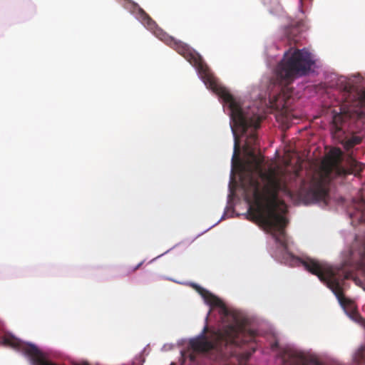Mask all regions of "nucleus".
Returning a JSON list of instances; mask_svg holds the SVG:
<instances>
[{"instance_id": "f257e3e1", "label": "nucleus", "mask_w": 365, "mask_h": 365, "mask_svg": "<svg viewBox=\"0 0 365 365\" xmlns=\"http://www.w3.org/2000/svg\"><path fill=\"white\" fill-rule=\"evenodd\" d=\"M225 91L230 98L227 99L222 95L218 96L228 105L233 123L231 125L234 136L232 164L239 161L237 156L240 149V136L236 130L242 135H245L248 129H251L243 147L245 154L250 158L245 163L239 162L241 185L246 195L252 196L257 203L255 207H250L249 213L259 220L272 233L275 241L287 250L288 245L284 227L288 220L282 213L277 212V205L274 202L265 207L262 205V201L267 197L277 198L278 192L284 186L280 174L274 168L264 172L262 167L264 157L255 154L258 145L256 130L260 126L262 116L250 108H242L229 91L225 88Z\"/></svg>"}, {"instance_id": "f03ea898", "label": "nucleus", "mask_w": 365, "mask_h": 365, "mask_svg": "<svg viewBox=\"0 0 365 365\" xmlns=\"http://www.w3.org/2000/svg\"><path fill=\"white\" fill-rule=\"evenodd\" d=\"M255 331L240 322L217 331H208L205 326L199 336L190 340L191 350L183 353L182 357L196 365H200V356L225 365H242L255 351Z\"/></svg>"}, {"instance_id": "7ed1b4c3", "label": "nucleus", "mask_w": 365, "mask_h": 365, "mask_svg": "<svg viewBox=\"0 0 365 365\" xmlns=\"http://www.w3.org/2000/svg\"><path fill=\"white\" fill-rule=\"evenodd\" d=\"M129 9L134 14L137 19L148 29L154 31L155 34L167 45L175 50L179 54L182 55L190 64L195 66L200 74L205 85L209 87L217 95H222L225 98H230V96L225 91V87L221 86L210 71L209 68L203 61L199 53L192 50L187 44L181 41L176 40L173 37L163 32L161 29H156L155 22L150 16L137 4L128 1Z\"/></svg>"}, {"instance_id": "20e7f679", "label": "nucleus", "mask_w": 365, "mask_h": 365, "mask_svg": "<svg viewBox=\"0 0 365 365\" xmlns=\"http://www.w3.org/2000/svg\"><path fill=\"white\" fill-rule=\"evenodd\" d=\"M299 260L307 271L317 275L332 291L346 314L353 320L358 321L360 317L356 305L353 300L344 295L341 284V281L351 277V272L346 270L344 267H332L324 262L309 257Z\"/></svg>"}, {"instance_id": "39448f33", "label": "nucleus", "mask_w": 365, "mask_h": 365, "mask_svg": "<svg viewBox=\"0 0 365 365\" xmlns=\"http://www.w3.org/2000/svg\"><path fill=\"white\" fill-rule=\"evenodd\" d=\"M314 64L311 53L306 49L289 48L276 68L277 80L280 84H289L296 76L305 74Z\"/></svg>"}, {"instance_id": "423d86ee", "label": "nucleus", "mask_w": 365, "mask_h": 365, "mask_svg": "<svg viewBox=\"0 0 365 365\" xmlns=\"http://www.w3.org/2000/svg\"><path fill=\"white\" fill-rule=\"evenodd\" d=\"M331 172V168H327L314 173L308 183L305 181L302 182L299 196L306 204L327 200L329 195Z\"/></svg>"}, {"instance_id": "0eeeda50", "label": "nucleus", "mask_w": 365, "mask_h": 365, "mask_svg": "<svg viewBox=\"0 0 365 365\" xmlns=\"http://www.w3.org/2000/svg\"><path fill=\"white\" fill-rule=\"evenodd\" d=\"M197 289L198 290L199 293L202 295V297H203V299H205V302L207 304L213 307L220 308V313L225 316L229 314V310L227 309L225 304L220 299H219L218 297L213 295L210 292L202 287H197Z\"/></svg>"}, {"instance_id": "6e6552de", "label": "nucleus", "mask_w": 365, "mask_h": 365, "mask_svg": "<svg viewBox=\"0 0 365 365\" xmlns=\"http://www.w3.org/2000/svg\"><path fill=\"white\" fill-rule=\"evenodd\" d=\"M343 123L344 115L342 114L337 113L334 115L331 125V132L334 138H340L344 136V131L342 129Z\"/></svg>"}, {"instance_id": "1a4fd4ad", "label": "nucleus", "mask_w": 365, "mask_h": 365, "mask_svg": "<svg viewBox=\"0 0 365 365\" xmlns=\"http://www.w3.org/2000/svg\"><path fill=\"white\" fill-rule=\"evenodd\" d=\"M336 139L341 144L344 145V148L346 150H349L355 145L360 144L362 140V138L361 137L356 135H353L348 139H344V136Z\"/></svg>"}, {"instance_id": "9d476101", "label": "nucleus", "mask_w": 365, "mask_h": 365, "mask_svg": "<svg viewBox=\"0 0 365 365\" xmlns=\"http://www.w3.org/2000/svg\"><path fill=\"white\" fill-rule=\"evenodd\" d=\"M343 153L339 148H334L329 152V163L331 167L337 166L341 161Z\"/></svg>"}, {"instance_id": "9b49d317", "label": "nucleus", "mask_w": 365, "mask_h": 365, "mask_svg": "<svg viewBox=\"0 0 365 365\" xmlns=\"http://www.w3.org/2000/svg\"><path fill=\"white\" fill-rule=\"evenodd\" d=\"M365 347L360 346L354 353L353 360L356 365H362L365 363Z\"/></svg>"}, {"instance_id": "f8f14e48", "label": "nucleus", "mask_w": 365, "mask_h": 365, "mask_svg": "<svg viewBox=\"0 0 365 365\" xmlns=\"http://www.w3.org/2000/svg\"><path fill=\"white\" fill-rule=\"evenodd\" d=\"M358 254L363 262L365 264V240L361 242L359 248Z\"/></svg>"}, {"instance_id": "ddd939ff", "label": "nucleus", "mask_w": 365, "mask_h": 365, "mask_svg": "<svg viewBox=\"0 0 365 365\" xmlns=\"http://www.w3.org/2000/svg\"><path fill=\"white\" fill-rule=\"evenodd\" d=\"M295 31L297 32V28H294V29H292V31L289 32H287V38L289 41H294V43H296L297 41V39H296L294 38V36H292V34L293 33H295Z\"/></svg>"}, {"instance_id": "4468645a", "label": "nucleus", "mask_w": 365, "mask_h": 365, "mask_svg": "<svg viewBox=\"0 0 365 365\" xmlns=\"http://www.w3.org/2000/svg\"><path fill=\"white\" fill-rule=\"evenodd\" d=\"M353 165L354 166V168L357 173V174H359L362 171V165H360L357 161L354 160Z\"/></svg>"}, {"instance_id": "2eb2a0df", "label": "nucleus", "mask_w": 365, "mask_h": 365, "mask_svg": "<svg viewBox=\"0 0 365 365\" xmlns=\"http://www.w3.org/2000/svg\"><path fill=\"white\" fill-rule=\"evenodd\" d=\"M360 101H361V104L365 106V89L361 93Z\"/></svg>"}, {"instance_id": "dca6fc26", "label": "nucleus", "mask_w": 365, "mask_h": 365, "mask_svg": "<svg viewBox=\"0 0 365 365\" xmlns=\"http://www.w3.org/2000/svg\"><path fill=\"white\" fill-rule=\"evenodd\" d=\"M358 218H359V221H361L362 220V218H363V213H362V212H360L359 213V217Z\"/></svg>"}, {"instance_id": "f3484780", "label": "nucleus", "mask_w": 365, "mask_h": 365, "mask_svg": "<svg viewBox=\"0 0 365 365\" xmlns=\"http://www.w3.org/2000/svg\"><path fill=\"white\" fill-rule=\"evenodd\" d=\"M141 264H142V262H141V263H139V264L135 267V268L134 269V270H136L137 269H138V268L140 267V265H141Z\"/></svg>"}, {"instance_id": "a211bd4d", "label": "nucleus", "mask_w": 365, "mask_h": 365, "mask_svg": "<svg viewBox=\"0 0 365 365\" xmlns=\"http://www.w3.org/2000/svg\"><path fill=\"white\" fill-rule=\"evenodd\" d=\"M171 365H175V364H172Z\"/></svg>"}]
</instances>
